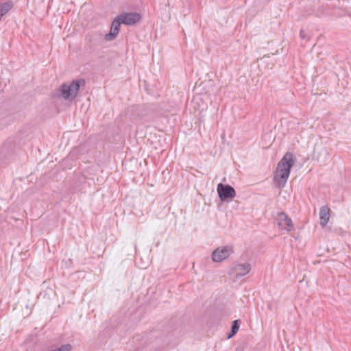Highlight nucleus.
<instances>
[{
    "mask_svg": "<svg viewBox=\"0 0 351 351\" xmlns=\"http://www.w3.org/2000/svg\"><path fill=\"white\" fill-rule=\"evenodd\" d=\"M293 165V154L291 152H287L278 162L275 171L274 181L276 186H285Z\"/></svg>",
    "mask_w": 351,
    "mask_h": 351,
    "instance_id": "f257e3e1",
    "label": "nucleus"
},
{
    "mask_svg": "<svg viewBox=\"0 0 351 351\" xmlns=\"http://www.w3.org/2000/svg\"><path fill=\"white\" fill-rule=\"evenodd\" d=\"M85 83L86 82L84 79L73 80L69 85L64 83L60 88L55 89L51 93V97L54 99L62 97L65 100L72 101L76 98L80 88L82 86H84Z\"/></svg>",
    "mask_w": 351,
    "mask_h": 351,
    "instance_id": "f03ea898",
    "label": "nucleus"
},
{
    "mask_svg": "<svg viewBox=\"0 0 351 351\" xmlns=\"http://www.w3.org/2000/svg\"><path fill=\"white\" fill-rule=\"evenodd\" d=\"M217 191L221 202H225L228 199H232L236 196L234 189L229 184L219 183L217 184Z\"/></svg>",
    "mask_w": 351,
    "mask_h": 351,
    "instance_id": "7ed1b4c3",
    "label": "nucleus"
},
{
    "mask_svg": "<svg viewBox=\"0 0 351 351\" xmlns=\"http://www.w3.org/2000/svg\"><path fill=\"white\" fill-rule=\"evenodd\" d=\"M232 253L233 248L232 246L226 245L219 247L212 253V260L214 262L219 263L227 258Z\"/></svg>",
    "mask_w": 351,
    "mask_h": 351,
    "instance_id": "20e7f679",
    "label": "nucleus"
},
{
    "mask_svg": "<svg viewBox=\"0 0 351 351\" xmlns=\"http://www.w3.org/2000/svg\"><path fill=\"white\" fill-rule=\"evenodd\" d=\"M278 227L290 232L293 230L294 226L291 219L284 212H278L276 216Z\"/></svg>",
    "mask_w": 351,
    "mask_h": 351,
    "instance_id": "39448f33",
    "label": "nucleus"
},
{
    "mask_svg": "<svg viewBox=\"0 0 351 351\" xmlns=\"http://www.w3.org/2000/svg\"><path fill=\"white\" fill-rule=\"evenodd\" d=\"M123 24L133 25L138 23L141 19V14L138 12H123L119 15Z\"/></svg>",
    "mask_w": 351,
    "mask_h": 351,
    "instance_id": "423d86ee",
    "label": "nucleus"
},
{
    "mask_svg": "<svg viewBox=\"0 0 351 351\" xmlns=\"http://www.w3.org/2000/svg\"><path fill=\"white\" fill-rule=\"evenodd\" d=\"M120 17L121 16L118 15L112 21L110 27V32L105 35V39L106 40H113L117 38L120 31L121 25L123 24V22H121L120 20Z\"/></svg>",
    "mask_w": 351,
    "mask_h": 351,
    "instance_id": "0eeeda50",
    "label": "nucleus"
},
{
    "mask_svg": "<svg viewBox=\"0 0 351 351\" xmlns=\"http://www.w3.org/2000/svg\"><path fill=\"white\" fill-rule=\"evenodd\" d=\"M234 270L237 272L235 276L239 278L250 272L251 270V265L250 263H239L234 267Z\"/></svg>",
    "mask_w": 351,
    "mask_h": 351,
    "instance_id": "6e6552de",
    "label": "nucleus"
},
{
    "mask_svg": "<svg viewBox=\"0 0 351 351\" xmlns=\"http://www.w3.org/2000/svg\"><path fill=\"white\" fill-rule=\"evenodd\" d=\"M330 208L327 206H323L320 208L319 219L320 225L325 227L330 219Z\"/></svg>",
    "mask_w": 351,
    "mask_h": 351,
    "instance_id": "1a4fd4ad",
    "label": "nucleus"
},
{
    "mask_svg": "<svg viewBox=\"0 0 351 351\" xmlns=\"http://www.w3.org/2000/svg\"><path fill=\"white\" fill-rule=\"evenodd\" d=\"M240 327V320L236 319L232 322L231 328L230 332L228 333L227 339H230L234 336Z\"/></svg>",
    "mask_w": 351,
    "mask_h": 351,
    "instance_id": "9d476101",
    "label": "nucleus"
},
{
    "mask_svg": "<svg viewBox=\"0 0 351 351\" xmlns=\"http://www.w3.org/2000/svg\"><path fill=\"white\" fill-rule=\"evenodd\" d=\"M12 7V2H6L0 4V19L1 18V16L8 13L11 10Z\"/></svg>",
    "mask_w": 351,
    "mask_h": 351,
    "instance_id": "9b49d317",
    "label": "nucleus"
},
{
    "mask_svg": "<svg viewBox=\"0 0 351 351\" xmlns=\"http://www.w3.org/2000/svg\"><path fill=\"white\" fill-rule=\"evenodd\" d=\"M300 37L302 40H304L306 38V33L304 32V31L303 29H301L300 32Z\"/></svg>",
    "mask_w": 351,
    "mask_h": 351,
    "instance_id": "f8f14e48",
    "label": "nucleus"
}]
</instances>
